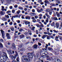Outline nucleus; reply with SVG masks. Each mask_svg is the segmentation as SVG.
Returning <instances> with one entry per match:
<instances>
[{"label": "nucleus", "mask_w": 62, "mask_h": 62, "mask_svg": "<svg viewBox=\"0 0 62 62\" xmlns=\"http://www.w3.org/2000/svg\"><path fill=\"white\" fill-rule=\"evenodd\" d=\"M7 59H8V57L7 56V54L5 52L3 53V55L0 57V62H4L6 61Z\"/></svg>", "instance_id": "obj_1"}, {"label": "nucleus", "mask_w": 62, "mask_h": 62, "mask_svg": "<svg viewBox=\"0 0 62 62\" xmlns=\"http://www.w3.org/2000/svg\"><path fill=\"white\" fill-rule=\"evenodd\" d=\"M30 57L27 56H24L22 57L21 59L22 61L23 62H28V60H30Z\"/></svg>", "instance_id": "obj_2"}, {"label": "nucleus", "mask_w": 62, "mask_h": 62, "mask_svg": "<svg viewBox=\"0 0 62 62\" xmlns=\"http://www.w3.org/2000/svg\"><path fill=\"white\" fill-rule=\"evenodd\" d=\"M18 56V53L17 52L16 53V54L15 55V56H13L12 55L10 56L11 58V59L12 60H14L16 58V56Z\"/></svg>", "instance_id": "obj_3"}, {"label": "nucleus", "mask_w": 62, "mask_h": 62, "mask_svg": "<svg viewBox=\"0 0 62 62\" xmlns=\"http://www.w3.org/2000/svg\"><path fill=\"white\" fill-rule=\"evenodd\" d=\"M0 31L2 33L3 38L4 39L5 38V33H4V31L2 30H1Z\"/></svg>", "instance_id": "obj_4"}, {"label": "nucleus", "mask_w": 62, "mask_h": 62, "mask_svg": "<svg viewBox=\"0 0 62 62\" xmlns=\"http://www.w3.org/2000/svg\"><path fill=\"white\" fill-rule=\"evenodd\" d=\"M23 22L25 23L26 25L29 24H30V23L28 21L24 20V21Z\"/></svg>", "instance_id": "obj_5"}, {"label": "nucleus", "mask_w": 62, "mask_h": 62, "mask_svg": "<svg viewBox=\"0 0 62 62\" xmlns=\"http://www.w3.org/2000/svg\"><path fill=\"white\" fill-rule=\"evenodd\" d=\"M27 55L29 56H31V57L30 58H32L33 57V54L31 53H28Z\"/></svg>", "instance_id": "obj_6"}, {"label": "nucleus", "mask_w": 62, "mask_h": 62, "mask_svg": "<svg viewBox=\"0 0 62 62\" xmlns=\"http://www.w3.org/2000/svg\"><path fill=\"white\" fill-rule=\"evenodd\" d=\"M30 15L31 16H34L36 15V14L35 13H31L30 14Z\"/></svg>", "instance_id": "obj_7"}, {"label": "nucleus", "mask_w": 62, "mask_h": 62, "mask_svg": "<svg viewBox=\"0 0 62 62\" xmlns=\"http://www.w3.org/2000/svg\"><path fill=\"white\" fill-rule=\"evenodd\" d=\"M55 12L57 16V17H59L60 16V14H59V13L58 12Z\"/></svg>", "instance_id": "obj_8"}, {"label": "nucleus", "mask_w": 62, "mask_h": 62, "mask_svg": "<svg viewBox=\"0 0 62 62\" xmlns=\"http://www.w3.org/2000/svg\"><path fill=\"white\" fill-rule=\"evenodd\" d=\"M7 52L8 53H9V54H12V53L11 52V50L9 49L7 50Z\"/></svg>", "instance_id": "obj_9"}, {"label": "nucleus", "mask_w": 62, "mask_h": 62, "mask_svg": "<svg viewBox=\"0 0 62 62\" xmlns=\"http://www.w3.org/2000/svg\"><path fill=\"white\" fill-rule=\"evenodd\" d=\"M55 60L54 61V62H61L60 60L59 59H55Z\"/></svg>", "instance_id": "obj_10"}, {"label": "nucleus", "mask_w": 62, "mask_h": 62, "mask_svg": "<svg viewBox=\"0 0 62 62\" xmlns=\"http://www.w3.org/2000/svg\"><path fill=\"white\" fill-rule=\"evenodd\" d=\"M32 47H33L34 49H37L38 47V45H34Z\"/></svg>", "instance_id": "obj_11"}, {"label": "nucleus", "mask_w": 62, "mask_h": 62, "mask_svg": "<svg viewBox=\"0 0 62 62\" xmlns=\"http://www.w3.org/2000/svg\"><path fill=\"white\" fill-rule=\"evenodd\" d=\"M47 35H43L41 37L42 39H44L46 37H47Z\"/></svg>", "instance_id": "obj_12"}, {"label": "nucleus", "mask_w": 62, "mask_h": 62, "mask_svg": "<svg viewBox=\"0 0 62 62\" xmlns=\"http://www.w3.org/2000/svg\"><path fill=\"white\" fill-rule=\"evenodd\" d=\"M13 18H16V16H12V17L11 18V20H12V21L13 22H14V19H13Z\"/></svg>", "instance_id": "obj_13"}, {"label": "nucleus", "mask_w": 62, "mask_h": 62, "mask_svg": "<svg viewBox=\"0 0 62 62\" xmlns=\"http://www.w3.org/2000/svg\"><path fill=\"white\" fill-rule=\"evenodd\" d=\"M55 24L57 28H58L59 26V24L58 23H56Z\"/></svg>", "instance_id": "obj_14"}, {"label": "nucleus", "mask_w": 62, "mask_h": 62, "mask_svg": "<svg viewBox=\"0 0 62 62\" xmlns=\"http://www.w3.org/2000/svg\"><path fill=\"white\" fill-rule=\"evenodd\" d=\"M12 46L13 48L14 49H15L16 48V46H15V44L14 43H13L12 44Z\"/></svg>", "instance_id": "obj_15"}, {"label": "nucleus", "mask_w": 62, "mask_h": 62, "mask_svg": "<svg viewBox=\"0 0 62 62\" xmlns=\"http://www.w3.org/2000/svg\"><path fill=\"white\" fill-rule=\"evenodd\" d=\"M0 14L1 15H4L5 14V12H3V11H1L0 12Z\"/></svg>", "instance_id": "obj_16"}, {"label": "nucleus", "mask_w": 62, "mask_h": 62, "mask_svg": "<svg viewBox=\"0 0 62 62\" xmlns=\"http://www.w3.org/2000/svg\"><path fill=\"white\" fill-rule=\"evenodd\" d=\"M25 19H28L29 20H30V17L28 16H27L25 17Z\"/></svg>", "instance_id": "obj_17"}, {"label": "nucleus", "mask_w": 62, "mask_h": 62, "mask_svg": "<svg viewBox=\"0 0 62 62\" xmlns=\"http://www.w3.org/2000/svg\"><path fill=\"white\" fill-rule=\"evenodd\" d=\"M35 27H33L32 28H30V29H31V30H32L34 31V29H35Z\"/></svg>", "instance_id": "obj_18"}, {"label": "nucleus", "mask_w": 62, "mask_h": 62, "mask_svg": "<svg viewBox=\"0 0 62 62\" xmlns=\"http://www.w3.org/2000/svg\"><path fill=\"white\" fill-rule=\"evenodd\" d=\"M2 20L3 21H7V19L6 18H2Z\"/></svg>", "instance_id": "obj_19"}, {"label": "nucleus", "mask_w": 62, "mask_h": 62, "mask_svg": "<svg viewBox=\"0 0 62 62\" xmlns=\"http://www.w3.org/2000/svg\"><path fill=\"white\" fill-rule=\"evenodd\" d=\"M37 11L38 13H40L41 12V11L39 9H38L37 10Z\"/></svg>", "instance_id": "obj_20"}, {"label": "nucleus", "mask_w": 62, "mask_h": 62, "mask_svg": "<svg viewBox=\"0 0 62 62\" xmlns=\"http://www.w3.org/2000/svg\"><path fill=\"white\" fill-rule=\"evenodd\" d=\"M23 31V29H22L21 28L19 30V32H22V31Z\"/></svg>", "instance_id": "obj_21"}, {"label": "nucleus", "mask_w": 62, "mask_h": 62, "mask_svg": "<svg viewBox=\"0 0 62 62\" xmlns=\"http://www.w3.org/2000/svg\"><path fill=\"white\" fill-rule=\"evenodd\" d=\"M50 5L51 6H53V7H54L55 6V4H54L51 3L50 4Z\"/></svg>", "instance_id": "obj_22"}, {"label": "nucleus", "mask_w": 62, "mask_h": 62, "mask_svg": "<svg viewBox=\"0 0 62 62\" xmlns=\"http://www.w3.org/2000/svg\"><path fill=\"white\" fill-rule=\"evenodd\" d=\"M46 37H47V39H51V38H50V37L47 35V36Z\"/></svg>", "instance_id": "obj_23"}, {"label": "nucleus", "mask_w": 62, "mask_h": 62, "mask_svg": "<svg viewBox=\"0 0 62 62\" xmlns=\"http://www.w3.org/2000/svg\"><path fill=\"white\" fill-rule=\"evenodd\" d=\"M51 25L52 26H54V22H53L52 23H51Z\"/></svg>", "instance_id": "obj_24"}, {"label": "nucleus", "mask_w": 62, "mask_h": 62, "mask_svg": "<svg viewBox=\"0 0 62 62\" xmlns=\"http://www.w3.org/2000/svg\"><path fill=\"white\" fill-rule=\"evenodd\" d=\"M19 8L20 9H21V10H23V8L21 7H19Z\"/></svg>", "instance_id": "obj_25"}, {"label": "nucleus", "mask_w": 62, "mask_h": 62, "mask_svg": "<svg viewBox=\"0 0 62 62\" xmlns=\"http://www.w3.org/2000/svg\"><path fill=\"white\" fill-rule=\"evenodd\" d=\"M50 9H46V11L47 12H49V11H50Z\"/></svg>", "instance_id": "obj_26"}, {"label": "nucleus", "mask_w": 62, "mask_h": 62, "mask_svg": "<svg viewBox=\"0 0 62 62\" xmlns=\"http://www.w3.org/2000/svg\"><path fill=\"white\" fill-rule=\"evenodd\" d=\"M2 8H1V10H2V11H4V7L3 6H2L1 7Z\"/></svg>", "instance_id": "obj_27"}, {"label": "nucleus", "mask_w": 62, "mask_h": 62, "mask_svg": "<svg viewBox=\"0 0 62 62\" xmlns=\"http://www.w3.org/2000/svg\"><path fill=\"white\" fill-rule=\"evenodd\" d=\"M49 19L48 18H46V23H48V21H49L48 20Z\"/></svg>", "instance_id": "obj_28"}, {"label": "nucleus", "mask_w": 62, "mask_h": 62, "mask_svg": "<svg viewBox=\"0 0 62 62\" xmlns=\"http://www.w3.org/2000/svg\"><path fill=\"white\" fill-rule=\"evenodd\" d=\"M0 48H2L3 47V44L0 43Z\"/></svg>", "instance_id": "obj_29"}, {"label": "nucleus", "mask_w": 62, "mask_h": 62, "mask_svg": "<svg viewBox=\"0 0 62 62\" xmlns=\"http://www.w3.org/2000/svg\"><path fill=\"white\" fill-rule=\"evenodd\" d=\"M11 31H13L14 30V29L13 27H12L11 28Z\"/></svg>", "instance_id": "obj_30"}, {"label": "nucleus", "mask_w": 62, "mask_h": 62, "mask_svg": "<svg viewBox=\"0 0 62 62\" xmlns=\"http://www.w3.org/2000/svg\"><path fill=\"white\" fill-rule=\"evenodd\" d=\"M44 3H46V4H48L49 3V1H48L47 0H45Z\"/></svg>", "instance_id": "obj_31"}, {"label": "nucleus", "mask_w": 62, "mask_h": 62, "mask_svg": "<svg viewBox=\"0 0 62 62\" xmlns=\"http://www.w3.org/2000/svg\"><path fill=\"white\" fill-rule=\"evenodd\" d=\"M19 58L18 57L17 58H16V61H17V62H19Z\"/></svg>", "instance_id": "obj_32"}, {"label": "nucleus", "mask_w": 62, "mask_h": 62, "mask_svg": "<svg viewBox=\"0 0 62 62\" xmlns=\"http://www.w3.org/2000/svg\"><path fill=\"white\" fill-rule=\"evenodd\" d=\"M21 12V11L19 10H18V11H17V14H19Z\"/></svg>", "instance_id": "obj_33"}, {"label": "nucleus", "mask_w": 62, "mask_h": 62, "mask_svg": "<svg viewBox=\"0 0 62 62\" xmlns=\"http://www.w3.org/2000/svg\"><path fill=\"white\" fill-rule=\"evenodd\" d=\"M56 1H57V3L59 4H60V1L59 0H56Z\"/></svg>", "instance_id": "obj_34"}, {"label": "nucleus", "mask_w": 62, "mask_h": 62, "mask_svg": "<svg viewBox=\"0 0 62 62\" xmlns=\"http://www.w3.org/2000/svg\"><path fill=\"white\" fill-rule=\"evenodd\" d=\"M22 44H21L20 45H19L18 46V47H19V48H22Z\"/></svg>", "instance_id": "obj_35"}, {"label": "nucleus", "mask_w": 62, "mask_h": 62, "mask_svg": "<svg viewBox=\"0 0 62 62\" xmlns=\"http://www.w3.org/2000/svg\"><path fill=\"white\" fill-rule=\"evenodd\" d=\"M44 27V25H43V24H42L40 25V27Z\"/></svg>", "instance_id": "obj_36"}, {"label": "nucleus", "mask_w": 62, "mask_h": 62, "mask_svg": "<svg viewBox=\"0 0 62 62\" xmlns=\"http://www.w3.org/2000/svg\"><path fill=\"white\" fill-rule=\"evenodd\" d=\"M16 22H17V23H20V21L19 20H17L16 21Z\"/></svg>", "instance_id": "obj_37"}, {"label": "nucleus", "mask_w": 62, "mask_h": 62, "mask_svg": "<svg viewBox=\"0 0 62 62\" xmlns=\"http://www.w3.org/2000/svg\"><path fill=\"white\" fill-rule=\"evenodd\" d=\"M5 17H6L7 18H9V16L8 15H5Z\"/></svg>", "instance_id": "obj_38"}, {"label": "nucleus", "mask_w": 62, "mask_h": 62, "mask_svg": "<svg viewBox=\"0 0 62 62\" xmlns=\"http://www.w3.org/2000/svg\"><path fill=\"white\" fill-rule=\"evenodd\" d=\"M9 24L10 25H12L13 24V23L12 22H11L9 23Z\"/></svg>", "instance_id": "obj_39"}, {"label": "nucleus", "mask_w": 62, "mask_h": 62, "mask_svg": "<svg viewBox=\"0 0 62 62\" xmlns=\"http://www.w3.org/2000/svg\"><path fill=\"white\" fill-rule=\"evenodd\" d=\"M48 49L49 50H51V51H52V50H53V48L50 47H48Z\"/></svg>", "instance_id": "obj_40"}, {"label": "nucleus", "mask_w": 62, "mask_h": 62, "mask_svg": "<svg viewBox=\"0 0 62 62\" xmlns=\"http://www.w3.org/2000/svg\"><path fill=\"white\" fill-rule=\"evenodd\" d=\"M36 26H37V27L39 28L40 27V25H39V24L36 25Z\"/></svg>", "instance_id": "obj_41"}, {"label": "nucleus", "mask_w": 62, "mask_h": 62, "mask_svg": "<svg viewBox=\"0 0 62 62\" xmlns=\"http://www.w3.org/2000/svg\"><path fill=\"white\" fill-rule=\"evenodd\" d=\"M6 36L7 37H8L10 36V35H9V33H7L6 34Z\"/></svg>", "instance_id": "obj_42"}, {"label": "nucleus", "mask_w": 62, "mask_h": 62, "mask_svg": "<svg viewBox=\"0 0 62 62\" xmlns=\"http://www.w3.org/2000/svg\"><path fill=\"white\" fill-rule=\"evenodd\" d=\"M53 30V31H54V33H57V32H58V31H55V30Z\"/></svg>", "instance_id": "obj_43"}, {"label": "nucleus", "mask_w": 62, "mask_h": 62, "mask_svg": "<svg viewBox=\"0 0 62 62\" xmlns=\"http://www.w3.org/2000/svg\"><path fill=\"white\" fill-rule=\"evenodd\" d=\"M38 2L39 3H41L42 2V0H39L38 1Z\"/></svg>", "instance_id": "obj_44"}, {"label": "nucleus", "mask_w": 62, "mask_h": 62, "mask_svg": "<svg viewBox=\"0 0 62 62\" xmlns=\"http://www.w3.org/2000/svg\"><path fill=\"white\" fill-rule=\"evenodd\" d=\"M34 17H35V19H37L38 18H39V16H35Z\"/></svg>", "instance_id": "obj_45"}, {"label": "nucleus", "mask_w": 62, "mask_h": 62, "mask_svg": "<svg viewBox=\"0 0 62 62\" xmlns=\"http://www.w3.org/2000/svg\"><path fill=\"white\" fill-rule=\"evenodd\" d=\"M46 57L48 59H50L49 57V56L47 55L46 56Z\"/></svg>", "instance_id": "obj_46"}, {"label": "nucleus", "mask_w": 62, "mask_h": 62, "mask_svg": "<svg viewBox=\"0 0 62 62\" xmlns=\"http://www.w3.org/2000/svg\"><path fill=\"white\" fill-rule=\"evenodd\" d=\"M58 20V19H57V17H54V20H55L56 21H57V20Z\"/></svg>", "instance_id": "obj_47"}, {"label": "nucleus", "mask_w": 62, "mask_h": 62, "mask_svg": "<svg viewBox=\"0 0 62 62\" xmlns=\"http://www.w3.org/2000/svg\"><path fill=\"white\" fill-rule=\"evenodd\" d=\"M32 21L33 23H36V20L35 19L33 20Z\"/></svg>", "instance_id": "obj_48"}, {"label": "nucleus", "mask_w": 62, "mask_h": 62, "mask_svg": "<svg viewBox=\"0 0 62 62\" xmlns=\"http://www.w3.org/2000/svg\"><path fill=\"white\" fill-rule=\"evenodd\" d=\"M17 7H18V5H16L14 6V7L15 8H17Z\"/></svg>", "instance_id": "obj_49"}, {"label": "nucleus", "mask_w": 62, "mask_h": 62, "mask_svg": "<svg viewBox=\"0 0 62 62\" xmlns=\"http://www.w3.org/2000/svg\"><path fill=\"white\" fill-rule=\"evenodd\" d=\"M11 12L10 11L8 10V11H7L6 12L7 13H10Z\"/></svg>", "instance_id": "obj_50"}, {"label": "nucleus", "mask_w": 62, "mask_h": 62, "mask_svg": "<svg viewBox=\"0 0 62 62\" xmlns=\"http://www.w3.org/2000/svg\"><path fill=\"white\" fill-rule=\"evenodd\" d=\"M48 32H44V33L45 35H47V34H48Z\"/></svg>", "instance_id": "obj_51"}, {"label": "nucleus", "mask_w": 62, "mask_h": 62, "mask_svg": "<svg viewBox=\"0 0 62 62\" xmlns=\"http://www.w3.org/2000/svg\"><path fill=\"white\" fill-rule=\"evenodd\" d=\"M12 12L13 13H14V12H15V10H13L12 11Z\"/></svg>", "instance_id": "obj_52"}, {"label": "nucleus", "mask_w": 62, "mask_h": 62, "mask_svg": "<svg viewBox=\"0 0 62 62\" xmlns=\"http://www.w3.org/2000/svg\"><path fill=\"white\" fill-rule=\"evenodd\" d=\"M39 16L40 17H42L43 16L42 14H40L39 15Z\"/></svg>", "instance_id": "obj_53"}, {"label": "nucleus", "mask_w": 62, "mask_h": 62, "mask_svg": "<svg viewBox=\"0 0 62 62\" xmlns=\"http://www.w3.org/2000/svg\"><path fill=\"white\" fill-rule=\"evenodd\" d=\"M47 22H44V23L45 25H46V24H47Z\"/></svg>", "instance_id": "obj_54"}, {"label": "nucleus", "mask_w": 62, "mask_h": 62, "mask_svg": "<svg viewBox=\"0 0 62 62\" xmlns=\"http://www.w3.org/2000/svg\"><path fill=\"white\" fill-rule=\"evenodd\" d=\"M38 44L39 46H41V43H38Z\"/></svg>", "instance_id": "obj_55"}, {"label": "nucleus", "mask_w": 62, "mask_h": 62, "mask_svg": "<svg viewBox=\"0 0 62 62\" xmlns=\"http://www.w3.org/2000/svg\"><path fill=\"white\" fill-rule=\"evenodd\" d=\"M25 7H26V8H29V6H28V5H26V6H25Z\"/></svg>", "instance_id": "obj_56"}, {"label": "nucleus", "mask_w": 62, "mask_h": 62, "mask_svg": "<svg viewBox=\"0 0 62 62\" xmlns=\"http://www.w3.org/2000/svg\"><path fill=\"white\" fill-rule=\"evenodd\" d=\"M22 19H25V18H24V16H22Z\"/></svg>", "instance_id": "obj_57"}, {"label": "nucleus", "mask_w": 62, "mask_h": 62, "mask_svg": "<svg viewBox=\"0 0 62 62\" xmlns=\"http://www.w3.org/2000/svg\"><path fill=\"white\" fill-rule=\"evenodd\" d=\"M32 12H35V10L34 9H33L32 10Z\"/></svg>", "instance_id": "obj_58"}, {"label": "nucleus", "mask_w": 62, "mask_h": 62, "mask_svg": "<svg viewBox=\"0 0 62 62\" xmlns=\"http://www.w3.org/2000/svg\"><path fill=\"white\" fill-rule=\"evenodd\" d=\"M28 10L27 11L28 12H29L30 11H31V10L29 9H28Z\"/></svg>", "instance_id": "obj_59"}, {"label": "nucleus", "mask_w": 62, "mask_h": 62, "mask_svg": "<svg viewBox=\"0 0 62 62\" xmlns=\"http://www.w3.org/2000/svg\"><path fill=\"white\" fill-rule=\"evenodd\" d=\"M34 37H35V38H36L37 37V35L34 34L33 35Z\"/></svg>", "instance_id": "obj_60"}, {"label": "nucleus", "mask_w": 62, "mask_h": 62, "mask_svg": "<svg viewBox=\"0 0 62 62\" xmlns=\"http://www.w3.org/2000/svg\"><path fill=\"white\" fill-rule=\"evenodd\" d=\"M0 41L1 42H3L4 41L3 40V39H0Z\"/></svg>", "instance_id": "obj_61"}, {"label": "nucleus", "mask_w": 62, "mask_h": 62, "mask_svg": "<svg viewBox=\"0 0 62 62\" xmlns=\"http://www.w3.org/2000/svg\"><path fill=\"white\" fill-rule=\"evenodd\" d=\"M31 19H32V20H35V17H32L31 18Z\"/></svg>", "instance_id": "obj_62"}, {"label": "nucleus", "mask_w": 62, "mask_h": 62, "mask_svg": "<svg viewBox=\"0 0 62 62\" xmlns=\"http://www.w3.org/2000/svg\"><path fill=\"white\" fill-rule=\"evenodd\" d=\"M7 39H10V36H8L7 37Z\"/></svg>", "instance_id": "obj_63"}, {"label": "nucleus", "mask_w": 62, "mask_h": 62, "mask_svg": "<svg viewBox=\"0 0 62 62\" xmlns=\"http://www.w3.org/2000/svg\"><path fill=\"white\" fill-rule=\"evenodd\" d=\"M60 26L61 27H62V22H61V24L60 25Z\"/></svg>", "instance_id": "obj_64"}]
</instances>
